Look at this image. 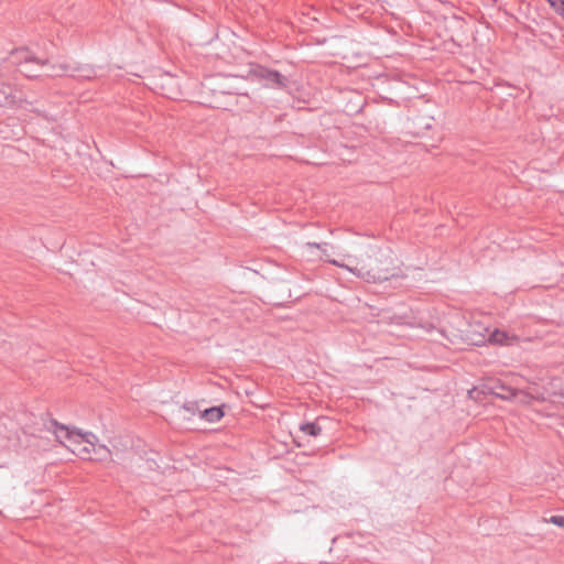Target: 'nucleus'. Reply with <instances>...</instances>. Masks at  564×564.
I'll return each mask as SVG.
<instances>
[{
    "mask_svg": "<svg viewBox=\"0 0 564 564\" xmlns=\"http://www.w3.org/2000/svg\"><path fill=\"white\" fill-rule=\"evenodd\" d=\"M332 263L345 268L368 283H381L397 275V268L393 265V259L388 252H383L381 250L368 256L366 261H362L355 267L339 264L337 261H332Z\"/></svg>",
    "mask_w": 564,
    "mask_h": 564,
    "instance_id": "obj_1",
    "label": "nucleus"
},
{
    "mask_svg": "<svg viewBox=\"0 0 564 564\" xmlns=\"http://www.w3.org/2000/svg\"><path fill=\"white\" fill-rule=\"evenodd\" d=\"M468 394L476 401H481L480 394H491L506 401L518 398L519 402L523 404H530L533 400H544L543 397L534 394L531 390L512 388L499 379H489L479 387L469 390Z\"/></svg>",
    "mask_w": 564,
    "mask_h": 564,
    "instance_id": "obj_2",
    "label": "nucleus"
},
{
    "mask_svg": "<svg viewBox=\"0 0 564 564\" xmlns=\"http://www.w3.org/2000/svg\"><path fill=\"white\" fill-rule=\"evenodd\" d=\"M48 430H52L55 434L58 442L63 443V441H68L69 445L67 446L73 453L79 455L80 457H85L90 454V448L88 446L79 447L83 443H87L90 446H94L93 440H96V436L93 433H82L77 429H69L68 426L58 423L56 420L52 419L50 422Z\"/></svg>",
    "mask_w": 564,
    "mask_h": 564,
    "instance_id": "obj_3",
    "label": "nucleus"
},
{
    "mask_svg": "<svg viewBox=\"0 0 564 564\" xmlns=\"http://www.w3.org/2000/svg\"><path fill=\"white\" fill-rule=\"evenodd\" d=\"M248 76L253 82H258L264 87L272 89L285 90L290 87L291 83L288 76L262 65L251 66Z\"/></svg>",
    "mask_w": 564,
    "mask_h": 564,
    "instance_id": "obj_4",
    "label": "nucleus"
},
{
    "mask_svg": "<svg viewBox=\"0 0 564 564\" xmlns=\"http://www.w3.org/2000/svg\"><path fill=\"white\" fill-rule=\"evenodd\" d=\"M11 58L12 63L17 65L18 72L28 78L42 76V74L37 73V69L48 66V59L35 57L28 48L17 50L12 53Z\"/></svg>",
    "mask_w": 564,
    "mask_h": 564,
    "instance_id": "obj_5",
    "label": "nucleus"
},
{
    "mask_svg": "<svg viewBox=\"0 0 564 564\" xmlns=\"http://www.w3.org/2000/svg\"><path fill=\"white\" fill-rule=\"evenodd\" d=\"M33 102L29 101L26 97L19 90H17L10 84L0 82V107H18L28 108Z\"/></svg>",
    "mask_w": 564,
    "mask_h": 564,
    "instance_id": "obj_6",
    "label": "nucleus"
},
{
    "mask_svg": "<svg viewBox=\"0 0 564 564\" xmlns=\"http://www.w3.org/2000/svg\"><path fill=\"white\" fill-rule=\"evenodd\" d=\"M69 70L77 73L79 77L87 78V79H91L97 76V72H96L95 67H93V66L84 65V66L72 67L68 64L51 65L50 72L45 73L44 75L47 77H56V76H62L64 73L69 72Z\"/></svg>",
    "mask_w": 564,
    "mask_h": 564,
    "instance_id": "obj_7",
    "label": "nucleus"
},
{
    "mask_svg": "<svg viewBox=\"0 0 564 564\" xmlns=\"http://www.w3.org/2000/svg\"><path fill=\"white\" fill-rule=\"evenodd\" d=\"M488 341L492 345H512L517 341V336L510 335L506 330H501L496 328L491 333H489Z\"/></svg>",
    "mask_w": 564,
    "mask_h": 564,
    "instance_id": "obj_8",
    "label": "nucleus"
},
{
    "mask_svg": "<svg viewBox=\"0 0 564 564\" xmlns=\"http://www.w3.org/2000/svg\"><path fill=\"white\" fill-rule=\"evenodd\" d=\"M225 408H227V405L224 403L218 406L202 410L199 411V417L208 423L219 422L225 416Z\"/></svg>",
    "mask_w": 564,
    "mask_h": 564,
    "instance_id": "obj_9",
    "label": "nucleus"
},
{
    "mask_svg": "<svg viewBox=\"0 0 564 564\" xmlns=\"http://www.w3.org/2000/svg\"><path fill=\"white\" fill-rule=\"evenodd\" d=\"M300 431L305 435L316 437L321 435L322 427L316 422H305L300 425Z\"/></svg>",
    "mask_w": 564,
    "mask_h": 564,
    "instance_id": "obj_10",
    "label": "nucleus"
},
{
    "mask_svg": "<svg viewBox=\"0 0 564 564\" xmlns=\"http://www.w3.org/2000/svg\"><path fill=\"white\" fill-rule=\"evenodd\" d=\"M546 2L564 20V0H546Z\"/></svg>",
    "mask_w": 564,
    "mask_h": 564,
    "instance_id": "obj_11",
    "label": "nucleus"
},
{
    "mask_svg": "<svg viewBox=\"0 0 564 564\" xmlns=\"http://www.w3.org/2000/svg\"><path fill=\"white\" fill-rule=\"evenodd\" d=\"M183 409L192 414L198 413L199 414V408L196 402H186L183 405Z\"/></svg>",
    "mask_w": 564,
    "mask_h": 564,
    "instance_id": "obj_12",
    "label": "nucleus"
},
{
    "mask_svg": "<svg viewBox=\"0 0 564 564\" xmlns=\"http://www.w3.org/2000/svg\"><path fill=\"white\" fill-rule=\"evenodd\" d=\"M547 522L557 525L560 528H564V516H552Z\"/></svg>",
    "mask_w": 564,
    "mask_h": 564,
    "instance_id": "obj_13",
    "label": "nucleus"
},
{
    "mask_svg": "<svg viewBox=\"0 0 564 564\" xmlns=\"http://www.w3.org/2000/svg\"><path fill=\"white\" fill-rule=\"evenodd\" d=\"M306 246L308 248H317V249H322L324 246H327V243H318V242H306Z\"/></svg>",
    "mask_w": 564,
    "mask_h": 564,
    "instance_id": "obj_14",
    "label": "nucleus"
},
{
    "mask_svg": "<svg viewBox=\"0 0 564 564\" xmlns=\"http://www.w3.org/2000/svg\"><path fill=\"white\" fill-rule=\"evenodd\" d=\"M424 128L425 129H430L431 128V123L430 122L424 123Z\"/></svg>",
    "mask_w": 564,
    "mask_h": 564,
    "instance_id": "obj_15",
    "label": "nucleus"
}]
</instances>
